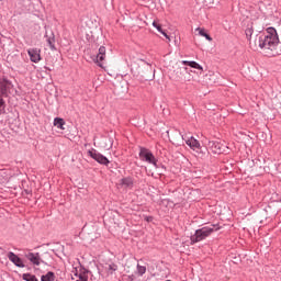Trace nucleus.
Segmentation results:
<instances>
[{"instance_id":"1","label":"nucleus","mask_w":281,"mask_h":281,"mask_svg":"<svg viewBox=\"0 0 281 281\" xmlns=\"http://www.w3.org/2000/svg\"><path fill=\"white\" fill-rule=\"evenodd\" d=\"M246 36L252 49L260 47L268 56H278L281 53L280 38L273 27H268L265 35H256L255 40H251V36H254V26L250 25L246 29Z\"/></svg>"},{"instance_id":"2","label":"nucleus","mask_w":281,"mask_h":281,"mask_svg":"<svg viewBox=\"0 0 281 281\" xmlns=\"http://www.w3.org/2000/svg\"><path fill=\"white\" fill-rule=\"evenodd\" d=\"M216 229L218 228H214V226H205L196 229L195 234L191 236V245H194L195 243H201V240H205V238L216 232Z\"/></svg>"},{"instance_id":"3","label":"nucleus","mask_w":281,"mask_h":281,"mask_svg":"<svg viewBox=\"0 0 281 281\" xmlns=\"http://www.w3.org/2000/svg\"><path fill=\"white\" fill-rule=\"evenodd\" d=\"M139 158L142 161H147V164H151L155 166V168H157V158H155V155H153L150 150L142 148L139 151Z\"/></svg>"},{"instance_id":"4","label":"nucleus","mask_w":281,"mask_h":281,"mask_svg":"<svg viewBox=\"0 0 281 281\" xmlns=\"http://www.w3.org/2000/svg\"><path fill=\"white\" fill-rule=\"evenodd\" d=\"M88 155L89 157H91V159H94V161L101 164L102 166H109L110 164L109 158H106L104 155L100 154V151L95 149L88 150Z\"/></svg>"},{"instance_id":"5","label":"nucleus","mask_w":281,"mask_h":281,"mask_svg":"<svg viewBox=\"0 0 281 281\" xmlns=\"http://www.w3.org/2000/svg\"><path fill=\"white\" fill-rule=\"evenodd\" d=\"M134 184H135V181L133 180L132 177H125V178H122L116 186L119 190H132Z\"/></svg>"},{"instance_id":"6","label":"nucleus","mask_w":281,"mask_h":281,"mask_svg":"<svg viewBox=\"0 0 281 281\" xmlns=\"http://www.w3.org/2000/svg\"><path fill=\"white\" fill-rule=\"evenodd\" d=\"M25 258L30 261L31 265H34L35 267H38L41 262H43V259H41V254L38 252H27L25 254Z\"/></svg>"},{"instance_id":"7","label":"nucleus","mask_w":281,"mask_h":281,"mask_svg":"<svg viewBox=\"0 0 281 281\" xmlns=\"http://www.w3.org/2000/svg\"><path fill=\"white\" fill-rule=\"evenodd\" d=\"M72 281H89V276L85 270H74L71 273Z\"/></svg>"},{"instance_id":"8","label":"nucleus","mask_w":281,"mask_h":281,"mask_svg":"<svg viewBox=\"0 0 281 281\" xmlns=\"http://www.w3.org/2000/svg\"><path fill=\"white\" fill-rule=\"evenodd\" d=\"M104 60H106V47L100 46L95 63L99 67H103Z\"/></svg>"},{"instance_id":"9","label":"nucleus","mask_w":281,"mask_h":281,"mask_svg":"<svg viewBox=\"0 0 281 281\" xmlns=\"http://www.w3.org/2000/svg\"><path fill=\"white\" fill-rule=\"evenodd\" d=\"M8 258L15 267H19L20 269H23L25 267V263H23V260L16 256L14 252L10 251L8 252Z\"/></svg>"},{"instance_id":"10","label":"nucleus","mask_w":281,"mask_h":281,"mask_svg":"<svg viewBox=\"0 0 281 281\" xmlns=\"http://www.w3.org/2000/svg\"><path fill=\"white\" fill-rule=\"evenodd\" d=\"M27 54L32 63H41V49L40 48H30Z\"/></svg>"},{"instance_id":"11","label":"nucleus","mask_w":281,"mask_h":281,"mask_svg":"<svg viewBox=\"0 0 281 281\" xmlns=\"http://www.w3.org/2000/svg\"><path fill=\"white\" fill-rule=\"evenodd\" d=\"M183 139H184L187 146H190L192 148V150H199V148H201V143H199L196 140V138H194V136L184 137Z\"/></svg>"},{"instance_id":"12","label":"nucleus","mask_w":281,"mask_h":281,"mask_svg":"<svg viewBox=\"0 0 281 281\" xmlns=\"http://www.w3.org/2000/svg\"><path fill=\"white\" fill-rule=\"evenodd\" d=\"M12 88V82L8 79H0V91L3 94L8 93L9 89Z\"/></svg>"},{"instance_id":"13","label":"nucleus","mask_w":281,"mask_h":281,"mask_svg":"<svg viewBox=\"0 0 281 281\" xmlns=\"http://www.w3.org/2000/svg\"><path fill=\"white\" fill-rule=\"evenodd\" d=\"M103 269L108 276H113V273H115V270L117 269V265L109 262L103 266Z\"/></svg>"},{"instance_id":"14","label":"nucleus","mask_w":281,"mask_h":281,"mask_svg":"<svg viewBox=\"0 0 281 281\" xmlns=\"http://www.w3.org/2000/svg\"><path fill=\"white\" fill-rule=\"evenodd\" d=\"M153 26L157 29V31L162 34L164 37L167 38V41H170V36L164 31V29H161V25L159 23V21L155 20L153 22Z\"/></svg>"},{"instance_id":"15","label":"nucleus","mask_w":281,"mask_h":281,"mask_svg":"<svg viewBox=\"0 0 281 281\" xmlns=\"http://www.w3.org/2000/svg\"><path fill=\"white\" fill-rule=\"evenodd\" d=\"M182 65H188L189 67H192V69H199L200 71H203V66H200L196 61L182 60Z\"/></svg>"},{"instance_id":"16","label":"nucleus","mask_w":281,"mask_h":281,"mask_svg":"<svg viewBox=\"0 0 281 281\" xmlns=\"http://www.w3.org/2000/svg\"><path fill=\"white\" fill-rule=\"evenodd\" d=\"M54 126L59 128L60 131H65V120L60 117L54 119Z\"/></svg>"},{"instance_id":"17","label":"nucleus","mask_w":281,"mask_h":281,"mask_svg":"<svg viewBox=\"0 0 281 281\" xmlns=\"http://www.w3.org/2000/svg\"><path fill=\"white\" fill-rule=\"evenodd\" d=\"M195 32H198L199 36H203L204 38H206V41L212 42V36H210V34L205 32V29L196 27Z\"/></svg>"},{"instance_id":"18","label":"nucleus","mask_w":281,"mask_h":281,"mask_svg":"<svg viewBox=\"0 0 281 281\" xmlns=\"http://www.w3.org/2000/svg\"><path fill=\"white\" fill-rule=\"evenodd\" d=\"M102 144V148H104L105 150H111V148L113 147V140H111V138H103Z\"/></svg>"},{"instance_id":"19","label":"nucleus","mask_w":281,"mask_h":281,"mask_svg":"<svg viewBox=\"0 0 281 281\" xmlns=\"http://www.w3.org/2000/svg\"><path fill=\"white\" fill-rule=\"evenodd\" d=\"M46 42L49 45L50 49H56V46L54 45V43L56 42V40L54 37H48L46 35Z\"/></svg>"},{"instance_id":"20","label":"nucleus","mask_w":281,"mask_h":281,"mask_svg":"<svg viewBox=\"0 0 281 281\" xmlns=\"http://www.w3.org/2000/svg\"><path fill=\"white\" fill-rule=\"evenodd\" d=\"M42 281H54V273L48 272L47 274L42 276Z\"/></svg>"},{"instance_id":"21","label":"nucleus","mask_w":281,"mask_h":281,"mask_svg":"<svg viewBox=\"0 0 281 281\" xmlns=\"http://www.w3.org/2000/svg\"><path fill=\"white\" fill-rule=\"evenodd\" d=\"M137 273L138 276H144L146 273V266L137 265Z\"/></svg>"},{"instance_id":"22","label":"nucleus","mask_w":281,"mask_h":281,"mask_svg":"<svg viewBox=\"0 0 281 281\" xmlns=\"http://www.w3.org/2000/svg\"><path fill=\"white\" fill-rule=\"evenodd\" d=\"M213 146H214L213 153H218V154H221V145L213 143Z\"/></svg>"},{"instance_id":"23","label":"nucleus","mask_w":281,"mask_h":281,"mask_svg":"<svg viewBox=\"0 0 281 281\" xmlns=\"http://www.w3.org/2000/svg\"><path fill=\"white\" fill-rule=\"evenodd\" d=\"M3 104H4L3 99H0V113H1V110L3 109Z\"/></svg>"},{"instance_id":"24","label":"nucleus","mask_w":281,"mask_h":281,"mask_svg":"<svg viewBox=\"0 0 281 281\" xmlns=\"http://www.w3.org/2000/svg\"><path fill=\"white\" fill-rule=\"evenodd\" d=\"M143 1V5H146V3H148V1L150 0H142Z\"/></svg>"},{"instance_id":"25","label":"nucleus","mask_w":281,"mask_h":281,"mask_svg":"<svg viewBox=\"0 0 281 281\" xmlns=\"http://www.w3.org/2000/svg\"><path fill=\"white\" fill-rule=\"evenodd\" d=\"M183 69V71H188V68H182Z\"/></svg>"},{"instance_id":"26","label":"nucleus","mask_w":281,"mask_h":281,"mask_svg":"<svg viewBox=\"0 0 281 281\" xmlns=\"http://www.w3.org/2000/svg\"><path fill=\"white\" fill-rule=\"evenodd\" d=\"M123 280H126V276H123Z\"/></svg>"},{"instance_id":"27","label":"nucleus","mask_w":281,"mask_h":281,"mask_svg":"<svg viewBox=\"0 0 281 281\" xmlns=\"http://www.w3.org/2000/svg\"><path fill=\"white\" fill-rule=\"evenodd\" d=\"M130 278V281H133V278L128 277Z\"/></svg>"},{"instance_id":"28","label":"nucleus","mask_w":281,"mask_h":281,"mask_svg":"<svg viewBox=\"0 0 281 281\" xmlns=\"http://www.w3.org/2000/svg\"><path fill=\"white\" fill-rule=\"evenodd\" d=\"M147 221H150V217H147Z\"/></svg>"}]
</instances>
